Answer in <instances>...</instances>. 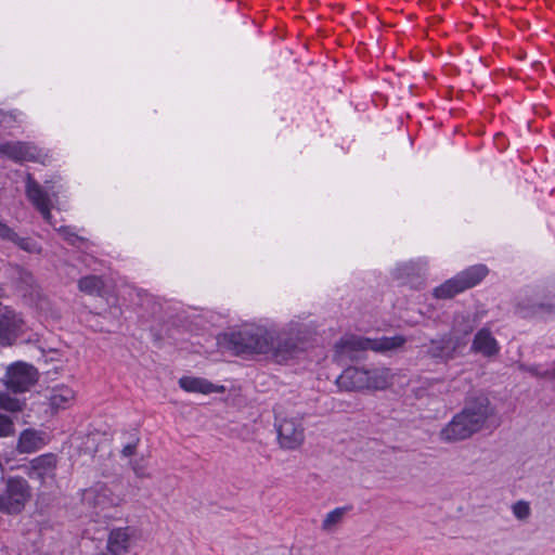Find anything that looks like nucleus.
<instances>
[{
  "label": "nucleus",
  "instance_id": "6ab92c4d",
  "mask_svg": "<svg viewBox=\"0 0 555 555\" xmlns=\"http://www.w3.org/2000/svg\"><path fill=\"white\" fill-rule=\"evenodd\" d=\"M180 387L188 392H199L208 395L211 392H222L223 387H218L202 377L183 376L179 379Z\"/></svg>",
  "mask_w": 555,
  "mask_h": 555
},
{
  "label": "nucleus",
  "instance_id": "aec40b11",
  "mask_svg": "<svg viewBox=\"0 0 555 555\" xmlns=\"http://www.w3.org/2000/svg\"><path fill=\"white\" fill-rule=\"evenodd\" d=\"M78 287L87 295L95 296L100 295L104 287V283L99 276L88 275L79 280Z\"/></svg>",
  "mask_w": 555,
  "mask_h": 555
},
{
  "label": "nucleus",
  "instance_id": "a211bd4d",
  "mask_svg": "<svg viewBox=\"0 0 555 555\" xmlns=\"http://www.w3.org/2000/svg\"><path fill=\"white\" fill-rule=\"evenodd\" d=\"M472 350L485 357H492L499 352V345L488 328H481L475 335Z\"/></svg>",
  "mask_w": 555,
  "mask_h": 555
},
{
  "label": "nucleus",
  "instance_id": "393cba45",
  "mask_svg": "<svg viewBox=\"0 0 555 555\" xmlns=\"http://www.w3.org/2000/svg\"><path fill=\"white\" fill-rule=\"evenodd\" d=\"M514 516L519 520H525L530 516V505L526 501H518L512 506Z\"/></svg>",
  "mask_w": 555,
  "mask_h": 555
},
{
  "label": "nucleus",
  "instance_id": "39448f33",
  "mask_svg": "<svg viewBox=\"0 0 555 555\" xmlns=\"http://www.w3.org/2000/svg\"><path fill=\"white\" fill-rule=\"evenodd\" d=\"M405 344V338L401 335L392 337H344L335 346V353L337 359L346 360L353 359L356 352L362 350H373L376 352H386L400 349Z\"/></svg>",
  "mask_w": 555,
  "mask_h": 555
},
{
  "label": "nucleus",
  "instance_id": "0eeeda50",
  "mask_svg": "<svg viewBox=\"0 0 555 555\" xmlns=\"http://www.w3.org/2000/svg\"><path fill=\"white\" fill-rule=\"evenodd\" d=\"M488 269L482 266H474L446 281L434 289V296L438 299H449L477 285L486 275Z\"/></svg>",
  "mask_w": 555,
  "mask_h": 555
},
{
  "label": "nucleus",
  "instance_id": "412c9836",
  "mask_svg": "<svg viewBox=\"0 0 555 555\" xmlns=\"http://www.w3.org/2000/svg\"><path fill=\"white\" fill-rule=\"evenodd\" d=\"M24 408L25 401L8 395H0V409L9 412H21Z\"/></svg>",
  "mask_w": 555,
  "mask_h": 555
},
{
  "label": "nucleus",
  "instance_id": "c85d7f7f",
  "mask_svg": "<svg viewBox=\"0 0 555 555\" xmlns=\"http://www.w3.org/2000/svg\"><path fill=\"white\" fill-rule=\"evenodd\" d=\"M134 446L128 444L122 449V454L125 456H130L134 453Z\"/></svg>",
  "mask_w": 555,
  "mask_h": 555
},
{
  "label": "nucleus",
  "instance_id": "f257e3e1",
  "mask_svg": "<svg viewBox=\"0 0 555 555\" xmlns=\"http://www.w3.org/2000/svg\"><path fill=\"white\" fill-rule=\"evenodd\" d=\"M301 326L291 323L287 337L275 343V331L263 324L245 323L223 335L236 353L266 354L276 363H286L301 351Z\"/></svg>",
  "mask_w": 555,
  "mask_h": 555
},
{
  "label": "nucleus",
  "instance_id": "a878e982",
  "mask_svg": "<svg viewBox=\"0 0 555 555\" xmlns=\"http://www.w3.org/2000/svg\"><path fill=\"white\" fill-rule=\"evenodd\" d=\"M12 242L28 253H39L40 251L39 245L29 238H21L16 235V240L12 241Z\"/></svg>",
  "mask_w": 555,
  "mask_h": 555
},
{
  "label": "nucleus",
  "instance_id": "bb28decb",
  "mask_svg": "<svg viewBox=\"0 0 555 555\" xmlns=\"http://www.w3.org/2000/svg\"><path fill=\"white\" fill-rule=\"evenodd\" d=\"M519 313L525 317V318H528V317H532V315H537L540 313V311L543 310V306H530V307H527V306H524L521 304H519Z\"/></svg>",
  "mask_w": 555,
  "mask_h": 555
},
{
  "label": "nucleus",
  "instance_id": "1a4fd4ad",
  "mask_svg": "<svg viewBox=\"0 0 555 555\" xmlns=\"http://www.w3.org/2000/svg\"><path fill=\"white\" fill-rule=\"evenodd\" d=\"M38 379V373L33 365L16 363L11 365L5 375L7 387L14 392L28 390Z\"/></svg>",
  "mask_w": 555,
  "mask_h": 555
},
{
  "label": "nucleus",
  "instance_id": "ddd939ff",
  "mask_svg": "<svg viewBox=\"0 0 555 555\" xmlns=\"http://www.w3.org/2000/svg\"><path fill=\"white\" fill-rule=\"evenodd\" d=\"M49 442V436L43 430L34 428L24 429L17 439L16 451L21 454L34 453Z\"/></svg>",
  "mask_w": 555,
  "mask_h": 555
},
{
  "label": "nucleus",
  "instance_id": "f3484780",
  "mask_svg": "<svg viewBox=\"0 0 555 555\" xmlns=\"http://www.w3.org/2000/svg\"><path fill=\"white\" fill-rule=\"evenodd\" d=\"M366 390H385L392 385L395 374L389 367L378 366L366 369Z\"/></svg>",
  "mask_w": 555,
  "mask_h": 555
},
{
  "label": "nucleus",
  "instance_id": "f8f14e48",
  "mask_svg": "<svg viewBox=\"0 0 555 555\" xmlns=\"http://www.w3.org/2000/svg\"><path fill=\"white\" fill-rule=\"evenodd\" d=\"M366 369L350 366L337 377L336 385L344 391H364L367 388Z\"/></svg>",
  "mask_w": 555,
  "mask_h": 555
},
{
  "label": "nucleus",
  "instance_id": "5701e85b",
  "mask_svg": "<svg viewBox=\"0 0 555 555\" xmlns=\"http://www.w3.org/2000/svg\"><path fill=\"white\" fill-rule=\"evenodd\" d=\"M447 344V339H436L431 340L430 343V352L434 357L439 358H451L452 357V350L447 348L444 345Z\"/></svg>",
  "mask_w": 555,
  "mask_h": 555
},
{
  "label": "nucleus",
  "instance_id": "9d476101",
  "mask_svg": "<svg viewBox=\"0 0 555 555\" xmlns=\"http://www.w3.org/2000/svg\"><path fill=\"white\" fill-rule=\"evenodd\" d=\"M25 331V321L10 307H0V343L9 346Z\"/></svg>",
  "mask_w": 555,
  "mask_h": 555
},
{
  "label": "nucleus",
  "instance_id": "f03ea898",
  "mask_svg": "<svg viewBox=\"0 0 555 555\" xmlns=\"http://www.w3.org/2000/svg\"><path fill=\"white\" fill-rule=\"evenodd\" d=\"M495 410L483 396L470 397L464 408L440 429L439 439L446 443H456L469 439L487 427Z\"/></svg>",
  "mask_w": 555,
  "mask_h": 555
},
{
  "label": "nucleus",
  "instance_id": "4468645a",
  "mask_svg": "<svg viewBox=\"0 0 555 555\" xmlns=\"http://www.w3.org/2000/svg\"><path fill=\"white\" fill-rule=\"evenodd\" d=\"M47 400L53 412L70 408L76 400V392L67 385H56L49 389Z\"/></svg>",
  "mask_w": 555,
  "mask_h": 555
},
{
  "label": "nucleus",
  "instance_id": "9b49d317",
  "mask_svg": "<svg viewBox=\"0 0 555 555\" xmlns=\"http://www.w3.org/2000/svg\"><path fill=\"white\" fill-rule=\"evenodd\" d=\"M57 456L53 453L41 454L29 462L28 476L37 479L41 485L48 479H54L57 468Z\"/></svg>",
  "mask_w": 555,
  "mask_h": 555
},
{
  "label": "nucleus",
  "instance_id": "6e6552de",
  "mask_svg": "<svg viewBox=\"0 0 555 555\" xmlns=\"http://www.w3.org/2000/svg\"><path fill=\"white\" fill-rule=\"evenodd\" d=\"M142 533L134 526L115 527L109 530L106 551L109 555H127L141 542Z\"/></svg>",
  "mask_w": 555,
  "mask_h": 555
},
{
  "label": "nucleus",
  "instance_id": "c756f323",
  "mask_svg": "<svg viewBox=\"0 0 555 555\" xmlns=\"http://www.w3.org/2000/svg\"><path fill=\"white\" fill-rule=\"evenodd\" d=\"M529 372H531V373H532V374H534V375H539V376H541V374H539L534 369H530V370H529Z\"/></svg>",
  "mask_w": 555,
  "mask_h": 555
},
{
  "label": "nucleus",
  "instance_id": "4be33fe9",
  "mask_svg": "<svg viewBox=\"0 0 555 555\" xmlns=\"http://www.w3.org/2000/svg\"><path fill=\"white\" fill-rule=\"evenodd\" d=\"M344 515V508H335L334 511L330 512L323 519L322 529L326 531L334 529L341 521Z\"/></svg>",
  "mask_w": 555,
  "mask_h": 555
},
{
  "label": "nucleus",
  "instance_id": "7ed1b4c3",
  "mask_svg": "<svg viewBox=\"0 0 555 555\" xmlns=\"http://www.w3.org/2000/svg\"><path fill=\"white\" fill-rule=\"evenodd\" d=\"M278 442L281 448L296 450L305 441L304 414L295 409L279 405L275 411Z\"/></svg>",
  "mask_w": 555,
  "mask_h": 555
},
{
  "label": "nucleus",
  "instance_id": "2eb2a0df",
  "mask_svg": "<svg viewBox=\"0 0 555 555\" xmlns=\"http://www.w3.org/2000/svg\"><path fill=\"white\" fill-rule=\"evenodd\" d=\"M26 195L34 206L41 212L43 218L51 222V211L49 196L42 191L41 186L30 177H27Z\"/></svg>",
  "mask_w": 555,
  "mask_h": 555
},
{
  "label": "nucleus",
  "instance_id": "cd10ccee",
  "mask_svg": "<svg viewBox=\"0 0 555 555\" xmlns=\"http://www.w3.org/2000/svg\"><path fill=\"white\" fill-rule=\"evenodd\" d=\"M0 238L7 241H15L16 234L7 224L0 222Z\"/></svg>",
  "mask_w": 555,
  "mask_h": 555
},
{
  "label": "nucleus",
  "instance_id": "dca6fc26",
  "mask_svg": "<svg viewBox=\"0 0 555 555\" xmlns=\"http://www.w3.org/2000/svg\"><path fill=\"white\" fill-rule=\"evenodd\" d=\"M0 153L17 162L40 160L37 147L22 142H12L0 145Z\"/></svg>",
  "mask_w": 555,
  "mask_h": 555
},
{
  "label": "nucleus",
  "instance_id": "b1692460",
  "mask_svg": "<svg viewBox=\"0 0 555 555\" xmlns=\"http://www.w3.org/2000/svg\"><path fill=\"white\" fill-rule=\"evenodd\" d=\"M15 427L13 420L5 415L0 413V437L5 438L14 435Z\"/></svg>",
  "mask_w": 555,
  "mask_h": 555
},
{
  "label": "nucleus",
  "instance_id": "423d86ee",
  "mask_svg": "<svg viewBox=\"0 0 555 555\" xmlns=\"http://www.w3.org/2000/svg\"><path fill=\"white\" fill-rule=\"evenodd\" d=\"M3 485L4 488L0 492V512L21 513L33 495L29 482L21 476H11L3 480Z\"/></svg>",
  "mask_w": 555,
  "mask_h": 555
},
{
  "label": "nucleus",
  "instance_id": "20e7f679",
  "mask_svg": "<svg viewBox=\"0 0 555 555\" xmlns=\"http://www.w3.org/2000/svg\"><path fill=\"white\" fill-rule=\"evenodd\" d=\"M83 503L96 515L108 516L125 502V489L119 482H98L82 493Z\"/></svg>",
  "mask_w": 555,
  "mask_h": 555
}]
</instances>
